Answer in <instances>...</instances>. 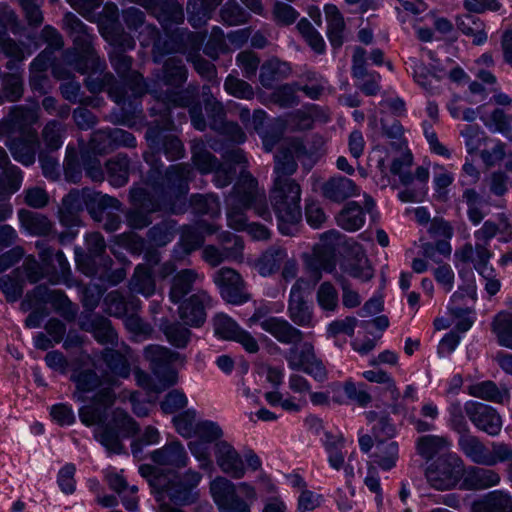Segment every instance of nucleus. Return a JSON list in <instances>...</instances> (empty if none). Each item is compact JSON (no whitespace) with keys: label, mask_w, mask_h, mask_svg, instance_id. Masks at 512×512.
<instances>
[{"label":"nucleus","mask_w":512,"mask_h":512,"mask_svg":"<svg viewBox=\"0 0 512 512\" xmlns=\"http://www.w3.org/2000/svg\"><path fill=\"white\" fill-rule=\"evenodd\" d=\"M203 102L209 127L216 131L222 127L226 119V110L222 102L218 101L211 93L210 87H203Z\"/></svg>","instance_id":"49530a36"},{"label":"nucleus","mask_w":512,"mask_h":512,"mask_svg":"<svg viewBox=\"0 0 512 512\" xmlns=\"http://www.w3.org/2000/svg\"><path fill=\"white\" fill-rule=\"evenodd\" d=\"M338 225L347 231H357L365 223L363 208L355 201L348 202L337 218Z\"/></svg>","instance_id":"3c124183"},{"label":"nucleus","mask_w":512,"mask_h":512,"mask_svg":"<svg viewBox=\"0 0 512 512\" xmlns=\"http://www.w3.org/2000/svg\"><path fill=\"white\" fill-rule=\"evenodd\" d=\"M83 189L85 209L94 220L100 221L106 209L120 210L121 202L117 198L96 192L89 188Z\"/></svg>","instance_id":"7c9ffc66"},{"label":"nucleus","mask_w":512,"mask_h":512,"mask_svg":"<svg viewBox=\"0 0 512 512\" xmlns=\"http://www.w3.org/2000/svg\"><path fill=\"white\" fill-rule=\"evenodd\" d=\"M451 447V441L443 435H424L415 442L416 453L424 460L429 461L437 454L448 450Z\"/></svg>","instance_id":"e433bc0d"},{"label":"nucleus","mask_w":512,"mask_h":512,"mask_svg":"<svg viewBox=\"0 0 512 512\" xmlns=\"http://www.w3.org/2000/svg\"><path fill=\"white\" fill-rule=\"evenodd\" d=\"M140 475L145 478L155 495L156 501L188 506L196 503L200 497L198 486L203 475L193 469L182 473H164L151 464L139 467Z\"/></svg>","instance_id":"20e7f679"},{"label":"nucleus","mask_w":512,"mask_h":512,"mask_svg":"<svg viewBox=\"0 0 512 512\" xmlns=\"http://www.w3.org/2000/svg\"><path fill=\"white\" fill-rule=\"evenodd\" d=\"M217 7V0H188V21L194 28H199L211 17L212 11Z\"/></svg>","instance_id":"5fc2aeb1"},{"label":"nucleus","mask_w":512,"mask_h":512,"mask_svg":"<svg viewBox=\"0 0 512 512\" xmlns=\"http://www.w3.org/2000/svg\"><path fill=\"white\" fill-rule=\"evenodd\" d=\"M203 276L194 269H182L175 274L169 291L170 300L177 304L193 289Z\"/></svg>","instance_id":"f704fd0d"},{"label":"nucleus","mask_w":512,"mask_h":512,"mask_svg":"<svg viewBox=\"0 0 512 512\" xmlns=\"http://www.w3.org/2000/svg\"><path fill=\"white\" fill-rule=\"evenodd\" d=\"M154 273L149 263L138 265L131 280V290L146 297L155 292Z\"/></svg>","instance_id":"864d4df0"},{"label":"nucleus","mask_w":512,"mask_h":512,"mask_svg":"<svg viewBox=\"0 0 512 512\" xmlns=\"http://www.w3.org/2000/svg\"><path fill=\"white\" fill-rule=\"evenodd\" d=\"M71 381L76 386L73 398L79 402H84L87 399V394L94 391L101 384L100 377L91 369L74 371L71 375Z\"/></svg>","instance_id":"a19ab883"},{"label":"nucleus","mask_w":512,"mask_h":512,"mask_svg":"<svg viewBox=\"0 0 512 512\" xmlns=\"http://www.w3.org/2000/svg\"><path fill=\"white\" fill-rule=\"evenodd\" d=\"M213 453L216 464L223 473L235 479L244 477L246 473L244 460L231 443L225 440L215 442Z\"/></svg>","instance_id":"4be33fe9"},{"label":"nucleus","mask_w":512,"mask_h":512,"mask_svg":"<svg viewBox=\"0 0 512 512\" xmlns=\"http://www.w3.org/2000/svg\"><path fill=\"white\" fill-rule=\"evenodd\" d=\"M5 138V145L16 161L25 166H29L35 162L38 135H35L34 137L23 135Z\"/></svg>","instance_id":"c85d7f7f"},{"label":"nucleus","mask_w":512,"mask_h":512,"mask_svg":"<svg viewBox=\"0 0 512 512\" xmlns=\"http://www.w3.org/2000/svg\"><path fill=\"white\" fill-rule=\"evenodd\" d=\"M22 228L32 235L42 236L52 229V222L43 214L22 209L18 212Z\"/></svg>","instance_id":"c03bdc74"},{"label":"nucleus","mask_w":512,"mask_h":512,"mask_svg":"<svg viewBox=\"0 0 512 512\" xmlns=\"http://www.w3.org/2000/svg\"><path fill=\"white\" fill-rule=\"evenodd\" d=\"M187 74L183 61L170 57L163 64L161 80L167 86L179 88L186 82Z\"/></svg>","instance_id":"09e8293b"},{"label":"nucleus","mask_w":512,"mask_h":512,"mask_svg":"<svg viewBox=\"0 0 512 512\" xmlns=\"http://www.w3.org/2000/svg\"><path fill=\"white\" fill-rule=\"evenodd\" d=\"M458 446L462 453L476 464L485 465L486 462H491L488 457V448L469 431L459 436Z\"/></svg>","instance_id":"4c0bfd02"},{"label":"nucleus","mask_w":512,"mask_h":512,"mask_svg":"<svg viewBox=\"0 0 512 512\" xmlns=\"http://www.w3.org/2000/svg\"><path fill=\"white\" fill-rule=\"evenodd\" d=\"M130 198L134 206L126 216L128 225L133 229H143L152 223L151 214L161 210H152L151 205L158 203V199L148 189L133 187L130 190Z\"/></svg>","instance_id":"4468645a"},{"label":"nucleus","mask_w":512,"mask_h":512,"mask_svg":"<svg viewBox=\"0 0 512 512\" xmlns=\"http://www.w3.org/2000/svg\"><path fill=\"white\" fill-rule=\"evenodd\" d=\"M429 231L434 236L442 237L443 239L422 243L418 254L421 256H435L436 254L449 256L452 249L448 240L453 235V229L450 224L442 218H434L431 221Z\"/></svg>","instance_id":"b1692460"},{"label":"nucleus","mask_w":512,"mask_h":512,"mask_svg":"<svg viewBox=\"0 0 512 512\" xmlns=\"http://www.w3.org/2000/svg\"><path fill=\"white\" fill-rule=\"evenodd\" d=\"M160 329L167 341L177 348L186 347L191 337V331L179 322L163 321Z\"/></svg>","instance_id":"e2e57ef3"},{"label":"nucleus","mask_w":512,"mask_h":512,"mask_svg":"<svg viewBox=\"0 0 512 512\" xmlns=\"http://www.w3.org/2000/svg\"><path fill=\"white\" fill-rule=\"evenodd\" d=\"M492 331L499 345L512 349V314L499 312L492 321Z\"/></svg>","instance_id":"bf43d9fd"},{"label":"nucleus","mask_w":512,"mask_h":512,"mask_svg":"<svg viewBox=\"0 0 512 512\" xmlns=\"http://www.w3.org/2000/svg\"><path fill=\"white\" fill-rule=\"evenodd\" d=\"M286 360L288 365L293 370H302L308 363L315 357L314 346L310 342H303L300 345L291 344Z\"/></svg>","instance_id":"6e6d98bb"},{"label":"nucleus","mask_w":512,"mask_h":512,"mask_svg":"<svg viewBox=\"0 0 512 512\" xmlns=\"http://www.w3.org/2000/svg\"><path fill=\"white\" fill-rule=\"evenodd\" d=\"M65 125L57 120L48 121L41 131V138L47 151L58 150L63 144Z\"/></svg>","instance_id":"052dcab7"},{"label":"nucleus","mask_w":512,"mask_h":512,"mask_svg":"<svg viewBox=\"0 0 512 512\" xmlns=\"http://www.w3.org/2000/svg\"><path fill=\"white\" fill-rule=\"evenodd\" d=\"M27 258L21 267H16L10 275L0 278V289L8 302H16L23 294L24 281L36 283L48 274L46 270L49 258Z\"/></svg>","instance_id":"6e6552de"},{"label":"nucleus","mask_w":512,"mask_h":512,"mask_svg":"<svg viewBox=\"0 0 512 512\" xmlns=\"http://www.w3.org/2000/svg\"><path fill=\"white\" fill-rule=\"evenodd\" d=\"M456 24L463 34L473 38L474 44L481 45L486 42L487 33L485 32V24L478 17L465 14L457 17Z\"/></svg>","instance_id":"603ef678"},{"label":"nucleus","mask_w":512,"mask_h":512,"mask_svg":"<svg viewBox=\"0 0 512 512\" xmlns=\"http://www.w3.org/2000/svg\"><path fill=\"white\" fill-rule=\"evenodd\" d=\"M191 153L194 165L203 174L212 172L219 164L217 158L206 149L203 142L194 143Z\"/></svg>","instance_id":"774afa93"},{"label":"nucleus","mask_w":512,"mask_h":512,"mask_svg":"<svg viewBox=\"0 0 512 512\" xmlns=\"http://www.w3.org/2000/svg\"><path fill=\"white\" fill-rule=\"evenodd\" d=\"M143 158L150 166L146 175L148 191L158 199L151 205L152 210H165L171 214H182L186 211L185 197L189 191V183L193 178V168L188 163L170 165L162 171L163 164L154 154L144 153Z\"/></svg>","instance_id":"7ed1b4c3"},{"label":"nucleus","mask_w":512,"mask_h":512,"mask_svg":"<svg viewBox=\"0 0 512 512\" xmlns=\"http://www.w3.org/2000/svg\"><path fill=\"white\" fill-rule=\"evenodd\" d=\"M339 265L344 272L362 281H368L374 275L368 258H341Z\"/></svg>","instance_id":"13d9d810"},{"label":"nucleus","mask_w":512,"mask_h":512,"mask_svg":"<svg viewBox=\"0 0 512 512\" xmlns=\"http://www.w3.org/2000/svg\"><path fill=\"white\" fill-rule=\"evenodd\" d=\"M195 89L188 87L183 91L166 92L164 95L155 97L154 104L149 108L150 115L155 120L148 124L145 138L150 151L160 159L163 153L170 161L181 159L184 156V146L180 139L168 133L174 128L171 118V109L175 107H187L193 103Z\"/></svg>","instance_id":"f03ea898"},{"label":"nucleus","mask_w":512,"mask_h":512,"mask_svg":"<svg viewBox=\"0 0 512 512\" xmlns=\"http://www.w3.org/2000/svg\"><path fill=\"white\" fill-rule=\"evenodd\" d=\"M308 157L309 152L300 138L285 140L275 155L274 172L276 177L272 192H276L280 188L282 194H290V188H292L290 184L293 183L296 186H300L289 176L296 172L298 167L297 161L303 163Z\"/></svg>","instance_id":"0eeeda50"},{"label":"nucleus","mask_w":512,"mask_h":512,"mask_svg":"<svg viewBox=\"0 0 512 512\" xmlns=\"http://www.w3.org/2000/svg\"><path fill=\"white\" fill-rule=\"evenodd\" d=\"M117 260L116 264L113 258H76V265L83 274L116 285L126 277L125 258Z\"/></svg>","instance_id":"f8f14e48"},{"label":"nucleus","mask_w":512,"mask_h":512,"mask_svg":"<svg viewBox=\"0 0 512 512\" xmlns=\"http://www.w3.org/2000/svg\"><path fill=\"white\" fill-rule=\"evenodd\" d=\"M261 328L283 344H299L303 340V332L287 320L271 316L260 322Z\"/></svg>","instance_id":"393cba45"},{"label":"nucleus","mask_w":512,"mask_h":512,"mask_svg":"<svg viewBox=\"0 0 512 512\" xmlns=\"http://www.w3.org/2000/svg\"><path fill=\"white\" fill-rule=\"evenodd\" d=\"M210 295L199 290L185 299L178 308L179 317L186 325L199 327L206 319V308L211 306Z\"/></svg>","instance_id":"5701e85b"},{"label":"nucleus","mask_w":512,"mask_h":512,"mask_svg":"<svg viewBox=\"0 0 512 512\" xmlns=\"http://www.w3.org/2000/svg\"><path fill=\"white\" fill-rule=\"evenodd\" d=\"M324 13L327 21V37L333 48H340L343 45V34L345 30L344 18L334 4H326Z\"/></svg>","instance_id":"58836bf2"},{"label":"nucleus","mask_w":512,"mask_h":512,"mask_svg":"<svg viewBox=\"0 0 512 512\" xmlns=\"http://www.w3.org/2000/svg\"><path fill=\"white\" fill-rule=\"evenodd\" d=\"M63 28L73 41V48L63 54V61L75 71L85 74L105 67L93 47L94 35L89 28L73 13L68 12L63 18Z\"/></svg>","instance_id":"423d86ee"},{"label":"nucleus","mask_w":512,"mask_h":512,"mask_svg":"<svg viewBox=\"0 0 512 512\" xmlns=\"http://www.w3.org/2000/svg\"><path fill=\"white\" fill-rule=\"evenodd\" d=\"M471 512H512V495L503 490L489 492L472 503Z\"/></svg>","instance_id":"473e14b6"},{"label":"nucleus","mask_w":512,"mask_h":512,"mask_svg":"<svg viewBox=\"0 0 512 512\" xmlns=\"http://www.w3.org/2000/svg\"><path fill=\"white\" fill-rule=\"evenodd\" d=\"M220 249L214 246H207L204 256H240L243 253L244 243L241 237L223 232L219 236Z\"/></svg>","instance_id":"37998d69"},{"label":"nucleus","mask_w":512,"mask_h":512,"mask_svg":"<svg viewBox=\"0 0 512 512\" xmlns=\"http://www.w3.org/2000/svg\"><path fill=\"white\" fill-rule=\"evenodd\" d=\"M290 194H282L280 188L271 192V202L278 220V228L284 235H290L295 229V224L301 218L300 186L291 184Z\"/></svg>","instance_id":"9b49d317"},{"label":"nucleus","mask_w":512,"mask_h":512,"mask_svg":"<svg viewBox=\"0 0 512 512\" xmlns=\"http://www.w3.org/2000/svg\"><path fill=\"white\" fill-rule=\"evenodd\" d=\"M144 357L149 361L151 369L157 378L166 376V371L171 369L169 364L176 361L180 354L160 345H149L144 349Z\"/></svg>","instance_id":"2f4dec72"},{"label":"nucleus","mask_w":512,"mask_h":512,"mask_svg":"<svg viewBox=\"0 0 512 512\" xmlns=\"http://www.w3.org/2000/svg\"><path fill=\"white\" fill-rule=\"evenodd\" d=\"M190 204L193 212L197 215H208L211 218L220 215V202L212 194H195L191 196Z\"/></svg>","instance_id":"338daca9"},{"label":"nucleus","mask_w":512,"mask_h":512,"mask_svg":"<svg viewBox=\"0 0 512 512\" xmlns=\"http://www.w3.org/2000/svg\"><path fill=\"white\" fill-rule=\"evenodd\" d=\"M468 393L473 397L481 398L495 403H504L508 401L510 397L507 388L504 387L500 389L492 381H483L471 385L468 389Z\"/></svg>","instance_id":"8fccbe9b"},{"label":"nucleus","mask_w":512,"mask_h":512,"mask_svg":"<svg viewBox=\"0 0 512 512\" xmlns=\"http://www.w3.org/2000/svg\"><path fill=\"white\" fill-rule=\"evenodd\" d=\"M211 497L221 512H251L247 501L241 499L236 485L223 476H217L209 484Z\"/></svg>","instance_id":"ddd939ff"},{"label":"nucleus","mask_w":512,"mask_h":512,"mask_svg":"<svg viewBox=\"0 0 512 512\" xmlns=\"http://www.w3.org/2000/svg\"><path fill=\"white\" fill-rule=\"evenodd\" d=\"M149 14L155 17L164 30L184 22V11L176 0H156Z\"/></svg>","instance_id":"cd10ccee"},{"label":"nucleus","mask_w":512,"mask_h":512,"mask_svg":"<svg viewBox=\"0 0 512 512\" xmlns=\"http://www.w3.org/2000/svg\"><path fill=\"white\" fill-rule=\"evenodd\" d=\"M134 376L138 386L148 392L156 393L166 389L167 387L173 386L178 380L177 372L174 369H168L165 377L161 375V378H157L159 383H156L148 373L141 369H135Z\"/></svg>","instance_id":"a18cd8bd"},{"label":"nucleus","mask_w":512,"mask_h":512,"mask_svg":"<svg viewBox=\"0 0 512 512\" xmlns=\"http://www.w3.org/2000/svg\"><path fill=\"white\" fill-rule=\"evenodd\" d=\"M130 164L128 156L122 153L117 154L106 162L108 181L112 186L122 187L128 183Z\"/></svg>","instance_id":"79ce46f5"},{"label":"nucleus","mask_w":512,"mask_h":512,"mask_svg":"<svg viewBox=\"0 0 512 512\" xmlns=\"http://www.w3.org/2000/svg\"><path fill=\"white\" fill-rule=\"evenodd\" d=\"M372 463L383 471L396 467L399 459V445L396 441H378L370 455Z\"/></svg>","instance_id":"c9c22d12"},{"label":"nucleus","mask_w":512,"mask_h":512,"mask_svg":"<svg viewBox=\"0 0 512 512\" xmlns=\"http://www.w3.org/2000/svg\"><path fill=\"white\" fill-rule=\"evenodd\" d=\"M253 209L264 220L271 219L265 191L258 187L257 180L248 172H241L227 202L228 225L235 230H245L248 223L246 211Z\"/></svg>","instance_id":"39448f33"},{"label":"nucleus","mask_w":512,"mask_h":512,"mask_svg":"<svg viewBox=\"0 0 512 512\" xmlns=\"http://www.w3.org/2000/svg\"><path fill=\"white\" fill-rule=\"evenodd\" d=\"M475 289L472 286L459 288L453 293L450 304L448 306L449 313L452 317H461L469 312V303L475 301Z\"/></svg>","instance_id":"0e129e2a"},{"label":"nucleus","mask_w":512,"mask_h":512,"mask_svg":"<svg viewBox=\"0 0 512 512\" xmlns=\"http://www.w3.org/2000/svg\"><path fill=\"white\" fill-rule=\"evenodd\" d=\"M115 393L111 388H103L96 392L91 403L79 409V418L86 426L97 425L94 437L108 452L119 454L123 450L120 434L131 436L138 432L137 422L123 409L116 408L112 419L105 423L107 410L115 402Z\"/></svg>","instance_id":"f257e3e1"},{"label":"nucleus","mask_w":512,"mask_h":512,"mask_svg":"<svg viewBox=\"0 0 512 512\" xmlns=\"http://www.w3.org/2000/svg\"><path fill=\"white\" fill-rule=\"evenodd\" d=\"M303 284L304 280L298 279L291 287L287 313L290 320L297 326L313 328L315 326L314 311L304 299Z\"/></svg>","instance_id":"aec40b11"},{"label":"nucleus","mask_w":512,"mask_h":512,"mask_svg":"<svg viewBox=\"0 0 512 512\" xmlns=\"http://www.w3.org/2000/svg\"><path fill=\"white\" fill-rule=\"evenodd\" d=\"M345 446V441L342 435H333L326 433L325 448L328 453V461L332 468L340 470L344 467L345 473L348 477L354 476V469L348 463L344 466L345 457L342 452Z\"/></svg>","instance_id":"ea45409f"},{"label":"nucleus","mask_w":512,"mask_h":512,"mask_svg":"<svg viewBox=\"0 0 512 512\" xmlns=\"http://www.w3.org/2000/svg\"><path fill=\"white\" fill-rule=\"evenodd\" d=\"M213 324L215 334L222 339L239 343L248 353L258 352L259 345L257 340L228 315L223 313L217 314L213 319Z\"/></svg>","instance_id":"dca6fc26"},{"label":"nucleus","mask_w":512,"mask_h":512,"mask_svg":"<svg viewBox=\"0 0 512 512\" xmlns=\"http://www.w3.org/2000/svg\"><path fill=\"white\" fill-rule=\"evenodd\" d=\"M344 244L342 235L337 231H328L314 245L313 256H337L341 254L340 247Z\"/></svg>","instance_id":"680f3d73"},{"label":"nucleus","mask_w":512,"mask_h":512,"mask_svg":"<svg viewBox=\"0 0 512 512\" xmlns=\"http://www.w3.org/2000/svg\"><path fill=\"white\" fill-rule=\"evenodd\" d=\"M213 279L220 288L223 299L228 303L239 305L250 299L240 274L234 269L222 267L215 272Z\"/></svg>","instance_id":"2eb2a0df"},{"label":"nucleus","mask_w":512,"mask_h":512,"mask_svg":"<svg viewBox=\"0 0 512 512\" xmlns=\"http://www.w3.org/2000/svg\"><path fill=\"white\" fill-rule=\"evenodd\" d=\"M39 112L37 103L10 107L7 116L0 120V137L38 135L34 126L39 121Z\"/></svg>","instance_id":"9d476101"},{"label":"nucleus","mask_w":512,"mask_h":512,"mask_svg":"<svg viewBox=\"0 0 512 512\" xmlns=\"http://www.w3.org/2000/svg\"><path fill=\"white\" fill-rule=\"evenodd\" d=\"M105 21L101 23L100 30L102 36L114 46L113 50L124 51L131 50L135 47L134 38L124 31L121 24L118 22V9L115 5H106Z\"/></svg>","instance_id":"f3484780"},{"label":"nucleus","mask_w":512,"mask_h":512,"mask_svg":"<svg viewBox=\"0 0 512 512\" xmlns=\"http://www.w3.org/2000/svg\"><path fill=\"white\" fill-rule=\"evenodd\" d=\"M110 62L119 77L124 81L122 84L127 91L131 90V95L137 98L146 92L147 86L143 76L131 70L132 58L125 55L122 51L113 50L109 54Z\"/></svg>","instance_id":"6ab92c4d"},{"label":"nucleus","mask_w":512,"mask_h":512,"mask_svg":"<svg viewBox=\"0 0 512 512\" xmlns=\"http://www.w3.org/2000/svg\"><path fill=\"white\" fill-rule=\"evenodd\" d=\"M85 84L91 93L107 91L117 104L125 105L126 101L130 98L125 87L119 83L110 72L104 73L98 77L89 76Z\"/></svg>","instance_id":"a878e982"},{"label":"nucleus","mask_w":512,"mask_h":512,"mask_svg":"<svg viewBox=\"0 0 512 512\" xmlns=\"http://www.w3.org/2000/svg\"><path fill=\"white\" fill-rule=\"evenodd\" d=\"M464 409L469 420L479 430L490 436H496L501 432V416L491 406L476 401H468L465 403Z\"/></svg>","instance_id":"a211bd4d"},{"label":"nucleus","mask_w":512,"mask_h":512,"mask_svg":"<svg viewBox=\"0 0 512 512\" xmlns=\"http://www.w3.org/2000/svg\"><path fill=\"white\" fill-rule=\"evenodd\" d=\"M150 459L153 466L162 471L160 468H169L171 470H180L189 464V455L180 441H171L162 447L153 450L150 453Z\"/></svg>","instance_id":"412c9836"},{"label":"nucleus","mask_w":512,"mask_h":512,"mask_svg":"<svg viewBox=\"0 0 512 512\" xmlns=\"http://www.w3.org/2000/svg\"><path fill=\"white\" fill-rule=\"evenodd\" d=\"M175 228L176 222L174 220H164L155 224L147 232L150 246L155 248L166 246L173 240Z\"/></svg>","instance_id":"4d7b16f0"},{"label":"nucleus","mask_w":512,"mask_h":512,"mask_svg":"<svg viewBox=\"0 0 512 512\" xmlns=\"http://www.w3.org/2000/svg\"><path fill=\"white\" fill-rule=\"evenodd\" d=\"M500 475L488 468L471 466L465 470L463 485L469 490H485L500 483Z\"/></svg>","instance_id":"c756f323"},{"label":"nucleus","mask_w":512,"mask_h":512,"mask_svg":"<svg viewBox=\"0 0 512 512\" xmlns=\"http://www.w3.org/2000/svg\"><path fill=\"white\" fill-rule=\"evenodd\" d=\"M464 472L461 457L456 453H445L426 468L425 476L431 487L443 491L456 487Z\"/></svg>","instance_id":"1a4fd4ad"},{"label":"nucleus","mask_w":512,"mask_h":512,"mask_svg":"<svg viewBox=\"0 0 512 512\" xmlns=\"http://www.w3.org/2000/svg\"><path fill=\"white\" fill-rule=\"evenodd\" d=\"M321 190L323 196L334 203H342L360 193V189L355 182L344 176L329 178L323 183Z\"/></svg>","instance_id":"bb28decb"},{"label":"nucleus","mask_w":512,"mask_h":512,"mask_svg":"<svg viewBox=\"0 0 512 512\" xmlns=\"http://www.w3.org/2000/svg\"><path fill=\"white\" fill-rule=\"evenodd\" d=\"M462 198L467 205L469 220L474 225H478L486 215L483 211L485 206L483 197L475 189L467 188L463 191Z\"/></svg>","instance_id":"69168bd1"},{"label":"nucleus","mask_w":512,"mask_h":512,"mask_svg":"<svg viewBox=\"0 0 512 512\" xmlns=\"http://www.w3.org/2000/svg\"><path fill=\"white\" fill-rule=\"evenodd\" d=\"M290 67L278 59H270L260 67L259 81L264 88L270 89L274 83L287 77Z\"/></svg>","instance_id":"de8ad7c7"},{"label":"nucleus","mask_w":512,"mask_h":512,"mask_svg":"<svg viewBox=\"0 0 512 512\" xmlns=\"http://www.w3.org/2000/svg\"><path fill=\"white\" fill-rule=\"evenodd\" d=\"M84 331L93 334L101 344H114L117 341V333L111 325V321L100 315L85 317L80 324Z\"/></svg>","instance_id":"72a5a7b5"}]
</instances>
